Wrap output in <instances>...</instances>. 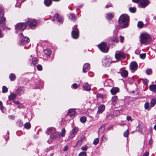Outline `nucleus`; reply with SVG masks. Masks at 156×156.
Segmentation results:
<instances>
[{
  "mask_svg": "<svg viewBox=\"0 0 156 156\" xmlns=\"http://www.w3.org/2000/svg\"><path fill=\"white\" fill-rule=\"evenodd\" d=\"M118 32L117 30H115L114 32V36L112 37L111 40L114 42L117 43L119 42L118 38L117 37Z\"/></svg>",
  "mask_w": 156,
  "mask_h": 156,
  "instance_id": "nucleus-14",
  "label": "nucleus"
},
{
  "mask_svg": "<svg viewBox=\"0 0 156 156\" xmlns=\"http://www.w3.org/2000/svg\"><path fill=\"white\" fill-rule=\"evenodd\" d=\"M68 16L69 19L72 20H73L76 19V17L74 14L72 13L68 15Z\"/></svg>",
  "mask_w": 156,
  "mask_h": 156,
  "instance_id": "nucleus-33",
  "label": "nucleus"
},
{
  "mask_svg": "<svg viewBox=\"0 0 156 156\" xmlns=\"http://www.w3.org/2000/svg\"><path fill=\"white\" fill-rule=\"evenodd\" d=\"M118 22L119 26L117 27V28L118 29L121 28H126L128 26V23L123 21L122 18H121V19H119Z\"/></svg>",
  "mask_w": 156,
  "mask_h": 156,
  "instance_id": "nucleus-4",
  "label": "nucleus"
},
{
  "mask_svg": "<svg viewBox=\"0 0 156 156\" xmlns=\"http://www.w3.org/2000/svg\"><path fill=\"white\" fill-rule=\"evenodd\" d=\"M149 3L148 0H141L138 4V6L141 8H144Z\"/></svg>",
  "mask_w": 156,
  "mask_h": 156,
  "instance_id": "nucleus-10",
  "label": "nucleus"
},
{
  "mask_svg": "<svg viewBox=\"0 0 156 156\" xmlns=\"http://www.w3.org/2000/svg\"><path fill=\"white\" fill-rule=\"evenodd\" d=\"M111 61L110 58L107 57H105L102 60V65L105 67H108L111 64Z\"/></svg>",
  "mask_w": 156,
  "mask_h": 156,
  "instance_id": "nucleus-7",
  "label": "nucleus"
},
{
  "mask_svg": "<svg viewBox=\"0 0 156 156\" xmlns=\"http://www.w3.org/2000/svg\"><path fill=\"white\" fill-rule=\"evenodd\" d=\"M23 107V105L22 104H20L19 103V104L18 105L17 107L19 108H22Z\"/></svg>",
  "mask_w": 156,
  "mask_h": 156,
  "instance_id": "nucleus-59",
  "label": "nucleus"
},
{
  "mask_svg": "<svg viewBox=\"0 0 156 156\" xmlns=\"http://www.w3.org/2000/svg\"><path fill=\"white\" fill-rule=\"evenodd\" d=\"M99 49L102 52H107L108 50V48L106 43L102 42L98 45Z\"/></svg>",
  "mask_w": 156,
  "mask_h": 156,
  "instance_id": "nucleus-6",
  "label": "nucleus"
},
{
  "mask_svg": "<svg viewBox=\"0 0 156 156\" xmlns=\"http://www.w3.org/2000/svg\"><path fill=\"white\" fill-rule=\"evenodd\" d=\"M105 108V106L104 105H101L98 107V113H102L104 110Z\"/></svg>",
  "mask_w": 156,
  "mask_h": 156,
  "instance_id": "nucleus-18",
  "label": "nucleus"
},
{
  "mask_svg": "<svg viewBox=\"0 0 156 156\" xmlns=\"http://www.w3.org/2000/svg\"><path fill=\"white\" fill-rule=\"evenodd\" d=\"M78 131V129L76 127H74L70 132V135L69 136V138H73L77 134Z\"/></svg>",
  "mask_w": 156,
  "mask_h": 156,
  "instance_id": "nucleus-11",
  "label": "nucleus"
},
{
  "mask_svg": "<svg viewBox=\"0 0 156 156\" xmlns=\"http://www.w3.org/2000/svg\"><path fill=\"white\" fill-rule=\"evenodd\" d=\"M152 143H153L152 140L151 138H151L150 139V140H149L148 143H149V145H151L152 144Z\"/></svg>",
  "mask_w": 156,
  "mask_h": 156,
  "instance_id": "nucleus-56",
  "label": "nucleus"
},
{
  "mask_svg": "<svg viewBox=\"0 0 156 156\" xmlns=\"http://www.w3.org/2000/svg\"><path fill=\"white\" fill-rule=\"evenodd\" d=\"M99 139L98 138L95 139L94 140L93 144L94 145H96L99 142Z\"/></svg>",
  "mask_w": 156,
  "mask_h": 156,
  "instance_id": "nucleus-45",
  "label": "nucleus"
},
{
  "mask_svg": "<svg viewBox=\"0 0 156 156\" xmlns=\"http://www.w3.org/2000/svg\"><path fill=\"white\" fill-rule=\"evenodd\" d=\"M68 149V145H65L63 149V151H67Z\"/></svg>",
  "mask_w": 156,
  "mask_h": 156,
  "instance_id": "nucleus-55",
  "label": "nucleus"
},
{
  "mask_svg": "<svg viewBox=\"0 0 156 156\" xmlns=\"http://www.w3.org/2000/svg\"><path fill=\"white\" fill-rule=\"evenodd\" d=\"M119 113V111L116 110L114 111L113 112V115L114 116H117Z\"/></svg>",
  "mask_w": 156,
  "mask_h": 156,
  "instance_id": "nucleus-40",
  "label": "nucleus"
},
{
  "mask_svg": "<svg viewBox=\"0 0 156 156\" xmlns=\"http://www.w3.org/2000/svg\"><path fill=\"white\" fill-rule=\"evenodd\" d=\"M56 20H57L58 22L60 23H62L63 21V19L62 17H59L58 15V14L55 15L54 18L52 19V20L54 21Z\"/></svg>",
  "mask_w": 156,
  "mask_h": 156,
  "instance_id": "nucleus-13",
  "label": "nucleus"
},
{
  "mask_svg": "<svg viewBox=\"0 0 156 156\" xmlns=\"http://www.w3.org/2000/svg\"><path fill=\"white\" fill-rule=\"evenodd\" d=\"M149 152L147 151H146L144 153L143 155V156H148Z\"/></svg>",
  "mask_w": 156,
  "mask_h": 156,
  "instance_id": "nucleus-60",
  "label": "nucleus"
},
{
  "mask_svg": "<svg viewBox=\"0 0 156 156\" xmlns=\"http://www.w3.org/2000/svg\"><path fill=\"white\" fill-rule=\"evenodd\" d=\"M126 57L124 53L120 51H116L115 53V58L118 60H121L124 59Z\"/></svg>",
  "mask_w": 156,
  "mask_h": 156,
  "instance_id": "nucleus-3",
  "label": "nucleus"
},
{
  "mask_svg": "<svg viewBox=\"0 0 156 156\" xmlns=\"http://www.w3.org/2000/svg\"><path fill=\"white\" fill-rule=\"evenodd\" d=\"M66 133V130L64 128H63L61 131V132L60 134L61 136L62 137H63L65 136Z\"/></svg>",
  "mask_w": 156,
  "mask_h": 156,
  "instance_id": "nucleus-38",
  "label": "nucleus"
},
{
  "mask_svg": "<svg viewBox=\"0 0 156 156\" xmlns=\"http://www.w3.org/2000/svg\"><path fill=\"white\" fill-rule=\"evenodd\" d=\"M146 73L147 75H150L152 74V71L151 69H147L146 71Z\"/></svg>",
  "mask_w": 156,
  "mask_h": 156,
  "instance_id": "nucleus-41",
  "label": "nucleus"
},
{
  "mask_svg": "<svg viewBox=\"0 0 156 156\" xmlns=\"http://www.w3.org/2000/svg\"><path fill=\"white\" fill-rule=\"evenodd\" d=\"M90 68V65L88 63L85 64L83 67V71L84 73H86L88 71Z\"/></svg>",
  "mask_w": 156,
  "mask_h": 156,
  "instance_id": "nucleus-16",
  "label": "nucleus"
},
{
  "mask_svg": "<svg viewBox=\"0 0 156 156\" xmlns=\"http://www.w3.org/2000/svg\"><path fill=\"white\" fill-rule=\"evenodd\" d=\"M72 36L74 39H77L79 37V31L76 26H74L73 27V30L72 32Z\"/></svg>",
  "mask_w": 156,
  "mask_h": 156,
  "instance_id": "nucleus-9",
  "label": "nucleus"
},
{
  "mask_svg": "<svg viewBox=\"0 0 156 156\" xmlns=\"http://www.w3.org/2000/svg\"><path fill=\"white\" fill-rule=\"evenodd\" d=\"M119 39L120 42L121 43H123L124 40V37L122 35H120L119 37Z\"/></svg>",
  "mask_w": 156,
  "mask_h": 156,
  "instance_id": "nucleus-49",
  "label": "nucleus"
},
{
  "mask_svg": "<svg viewBox=\"0 0 156 156\" xmlns=\"http://www.w3.org/2000/svg\"><path fill=\"white\" fill-rule=\"evenodd\" d=\"M112 6L111 4H108L106 5V8H108L109 7H112Z\"/></svg>",
  "mask_w": 156,
  "mask_h": 156,
  "instance_id": "nucleus-63",
  "label": "nucleus"
},
{
  "mask_svg": "<svg viewBox=\"0 0 156 156\" xmlns=\"http://www.w3.org/2000/svg\"><path fill=\"white\" fill-rule=\"evenodd\" d=\"M38 62V60L36 58H32V64L33 65H35L37 64Z\"/></svg>",
  "mask_w": 156,
  "mask_h": 156,
  "instance_id": "nucleus-37",
  "label": "nucleus"
},
{
  "mask_svg": "<svg viewBox=\"0 0 156 156\" xmlns=\"http://www.w3.org/2000/svg\"><path fill=\"white\" fill-rule=\"evenodd\" d=\"M149 88L150 90L152 91H156V85H150Z\"/></svg>",
  "mask_w": 156,
  "mask_h": 156,
  "instance_id": "nucleus-31",
  "label": "nucleus"
},
{
  "mask_svg": "<svg viewBox=\"0 0 156 156\" xmlns=\"http://www.w3.org/2000/svg\"><path fill=\"white\" fill-rule=\"evenodd\" d=\"M9 78L11 81H13L16 79V76L14 74L11 73L9 75Z\"/></svg>",
  "mask_w": 156,
  "mask_h": 156,
  "instance_id": "nucleus-35",
  "label": "nucleus"
},
{
  "mask_svg": "<svg viewBox=\"0 0 156 156\" xmlns=\"http://www.w3.org/2000/svg\"><path fill=\"white\" fill-rule=\"evenodd\" d=\"M97 98H103L104 97V95L101 94H98L97 95Z\"/></svg>",
  "mask_w": 156,
  "mask_h": 156,
  "instance_id": "nucleus-50",
  "label": "nucleus"
},
{
  "mask_svg": "<svg viewBox=\"0 0 156 156\" xmlns=\"http://www.w3.org/2000/svg\"><path fill=\"white\" fill-rule=\"evenodd\" d=\"M126 120L128 121H132L131 117L130 116H128L126 117Z\"/></svg>",
  "mask_w": 156,
  "mask_h": 156,
  "instance_id": "nucleus-58",
  "label": "nucleus"
},
{
  "mask_svg": "<svg viewBox=\"0 0 156 156\" xmlns=\"http://www.w3.org/2000/svg\"><path fill=\"white\" fill-rule=\"evenodd\" d=\"M75 110L73 109H70L69 110L68 113V115L70 116H73L76 114Z\"/></svg>",
  "mask_w": 156,
  "mask_h": 156,
  "instance_id": "nucleus-19",
  "label": "nucleus"
},
{
  "mask_svg": "<svg viewBox=\"0 0 156 156\" xmlns=\"http://www.w3.org/2000/svg\"><path fill=\"white\" fill-rule=\"evenodd\" d=\"M5 18L4 17L3 9L0 6V26L4 27L5 25Z\"/></svg>",
  "mask_w": 156,
  "mask_h": 156,
  "instance_id": "nucleus-2",
  "label": "nucleus"
},
{
  "mask_svg": "<svg viewBox=\"0 0 156 156\" xmlns=\"http://www.w3.org/2000/svg\"><path fill=\"white\" fill-rule=\"evenodd\" d=\"M9 133H7L6 134V136L5 137V140H6V138H9Z\"/></svg>",
  "mask_w": 156,
  "mask_h": 156,
  "instance_id": "nucleus-64",
  "label": "nucleus"
},
{
  "mask_svg": "<svg viewBox=\"0 0 156 156\" xmlns=\"http://www.w3.org/2000/svg\"><path fill=\"white\" fill-rule=\"evenodd\" d=\"M18 123H19V125L20 126H22L23 125V123L21 121L18 122Z\"/></svg>",
  "mask_w": 156,
  "mask_h": 156,
  "instance_id": "nucleus-62",
  "label": "nucleus"
},
{
  "mask_svg": "<svg viewBox=\"0 0 156 156\" xmlns=\"http://www.w3.org/2000/svg\"><path fill=\"white\" fill-rule=\"evenodd\" d=\"M55 130V129L54 128H49L46 131V133L48 135H50L51 133H53Z\"/></svg>",
  "mask_w": 156,
  "mask_h": 156,
  "instance_id": "nucleus-26",
  "label": "nucleus"
},
{
  "mask_svg": "<svg viewBox=\"0 0 156 156\" xmlns=\"http://www.w3.org/2000/svg\"><path fill=\"white\" fill-rule=\"evenodd\" d=\"M4 108L2 105V101H0V109H1L2 112H3V109Z\"/></svg>",
  "mask_w": 156,
  "mask_h": 156,
  "instance_id": "nucleus-54",
  "label": "nucleus"
},
{
  "mask_svg": "<svg viewBox=\"0 0 156 156\" xmlns=\"http://www.w3.org/2000/svg\"><path fill=\"white\" fill-rule=\"evenodd\" d=\"M148 82V81L147 79H143V83L144 85H147Z\"/></svg>",
  "mask_w": 156,
  "mask_h": 156,
  "instance_id": "nucleus-53",
  "label": "nucleus"
},
{
  "mask_svg": "<svg viewBox=\"0 0 156 156\" xmlns=\"http://www.w3.org/2000/svg\"><path fill=\"white\" fill-rule=\"evenodd\" d=\"M110 91L112 94H115L119 91V89L118 87H113Z\"/></svg>",
  "mask_w": 156,
  "mask_h": 156,
  "instance_id": "nucleus-20",
  "label": "nucleus"
},
{
  "mask_svg": "<svg viewBox=\"0 0 156 156\" xmlns=\"http://www.w3.org/2000/svg\"><path fill=\"white\" fill-rule=\"evenodd\" d=\"M27 26L26 23H20L16 24L15 29L16 31H23Z\"/></svg>",
  "mask_w": 156,
  "mask_h": 156,
  "instance_id": "nucleus-5",
  "label": "nucleus"
},
{
  "mask_svg": "<svg viewBox=\"0 0 156 156\" xmlns=\"http://www.w3.org/2000/svg\"><path fill=\"white\" fill-rule=\"evenodd\" d=\"M24 88L23 87H19L16 90V93L19 95L23 94L24 92Z\"/></svg>",
  "mask_w": 156,
  "mask_h": 156,
  "instance_id": "nucleus-17",
  "label": "nucleus"
},
{
  "mask_svg": "<svg viewBox=\"0 0 156 156\" xmlns=\"http://www.w3.org/2000/svg\"><path fill=\"white\" fill-rule=\"evenodd\" d=\"M151 40V38L149 34L147 33H144L140 35V41L141 44H147Z\"/></svg>",
  "mask_w": 156,
  "mask_h": 156,
  "instance_id": "nucleus-1",
  "label": "nucleus"
},
{
  "mask_svg": "<svg viewBox=\"0 0 156 156\" xmlns=\"http://www.w3.org/2000/svg\"><path fill=\"white\" fill-rule=\"evenodd\" d=\"M83 87L86 91H89L90 90V87L87 83H85Z\"/></svg>",
  "mask_w": 156,
  "mask_h": 156,
  "instance_id": "nucleus-22",
  "label": "nucleus"
},
{
  "mask_svg": "<svg viewBox=\"0 0 156 156\" xmlns=\"http://www.w3.org/2000/svg\"><path fill=\"white\" fill-rule=\"evenodd\" d=\"M149 103L148 102H146L144 104V108L145 109H148L149 110L150 109H149Z\"/></svg>",
  "mask_w": 156,
  "mask_h": 156,
  "instance_id": "nucleus-46",
  "label": "nucleus"
},
{
  "mask_svg": "<svg viewBox=\"0 0 156 156\" xmlns=\"http://www.w3.org/2000/svg\"><path fill=\"white\" fill-rule=\"evenodd\" d=\"M114 16V14L111 13L107 14L106 15V17L108 20H110Z\"/></svg>",
  "mask_w": 156,
  "mask_h": 156,
  "instance_id": "nucleus-32",
  "label": "nucleus"
},
{
  "mask_svg": "<svg viewBox=\"0 0 156 156\" xmlns=\"http://www.w3.org/2000/svg\"><path fill=\"white\" fill-rule=\"evenodd\" d=\"M80 121L82 123H84L86 121V117L85 116L81 117L80 119Z\"/></svg>",
  "mask_w": 156,
  "mask_h": 156,
  "instance_id": "nucleus-39",
  "label": "nucleus"
},
{
  "mask_svg": "<svg viewBox=\"0 0 156 156\" xmlns=\"http://www.w3.org/2000/svg\"><path fill=\"white\" fill-rule=\"evenodd\" d=\"M156 104V98H154L151 100L150 106L152 107H154Z\"/></svg>",
  "mask_w": 156,
  "mask_h": 156,
  "instance_id": "nucleus-25",
  "label": "nucleus"
},
{
  "mask_svg": "<svg viewBox=\"0 0 156 156\" xmlns=\"http://www.w3.org/2000/svg\"><path fill=\"white\" fill-rule=\"evenodd\" d=\"M37 69L38 70L41 71L42 69V66L41 65H38L37 66Z\"/></svg>",
  "mask_w": 156,
  "mask_h": 156,
  "instance_id": "nucleus-48",
  "label": "nucleus"
},
{
  "mask_svg": "<svg viewBox=\"0 0 156 156\" xmlns=\"http://www.w3.org/2000/svg\"><path fill=\"white\" fill-rule=\"evenodd\" d=\"M87 149V146H84L81 147V149L83 151H86Z\"/></svg>",
  "mask_w": 156,
  "mask_h": 156,
  "instance_id": "nucleus-57",
  "label": "nucleus"
},
{
  "mask_svg": "<svg viewBox=\"0 0 156 156\" xmlns=\"http://www.w3.org/2000/svg\"><path fill=\"white\" fill-rule=\"evenodd\" d=\"M129 135V128L124 133V136L125 137H127Z\"/></svg>",
  "mask_w": 156,
  "mask_h": 156,
  "instance_id": "nucleus-43",
  "label": "nucleus"
},
{
  "mask_svg": "<svg viewBox=\"0 0 156 156\" xmlns=\"http://www.w3.org/2000/svg\"><path fill=\"white\" fill-rule=\"evenodd\" d=\"M31 126L29 122H27L26 123L25 125H24V127L27 129H29Z\"/></svg>",
  "mask_w": 156,
  "mask_h": 156,
  "instance_id": "nucleus-36",
  "label": "nucleus"
},
{
  "mask_svg": "<svg viewBox=\"0 0 156 156\" xmlns=\"http://www.w3.org/2000/svg\"><path fill=\"white\" fill-rule=\"evenodd\" d=\"M86 153L85 152H81L79 154V156H86Z\"/></svg>",
  "mask_w": 156,
  "mask_h": 156,
  "instance_id": "nucleus-51",
  "label": "nucleus"
},
{
  "mask_svg": "<svg viewBox=\"0 0 156 156\" xmlns=\"http://www.w3.org/2000/svg\"><path fill=\"white\" fill-rule=\"evenodd\" d=\"M144 26V24L142 21H139L137 23V27L139 28H142Z\"/></svg>",
  "mask_w": 156,
  "mask_h": 156,
  "instance_id": "nucleus-34",
  "label": "nucleus"
},
{
  "mask_svg": "<svg viewBox=\"0 0 156 156\" xmlns=\"http://www.w3.org/2000/svg\"><path fill=\"white\" fill-rule=\"evenodd\" d=\"M137 64L135 62H131L130 65V68L132 71H134L136 70L137 69Z\"/></svg>",
  "mask_w": 156,
  "mask_h": 156,
  "instance_id": "nucleus-12",
  "label": "nucleus"
},
{
  "mask_svg": "<svg viewBox=\"0 0 156 156\" xmlns=\"http://www.w3.org/2000/svg\"><path fill=\"white\" fill-rule=\"evenodd\" d=\"M58 135V133L57 132H54L51 135V137L52 139H55L57 138Z\"/></svg>",
  "mask_w": 156,
  "mask_h": 156,
  "instance_id": "nucleus-30",
  "label": "nucleus"
},
{
  "mask_svg": "<svg viewBox=\"0 0 156 156\" xmlns=\"http://www.w3.org/2000/svg\"><path fill=\"white\" fill-rule=\"evenodd\" d=\"M78 87V85L76 83H74L72 86V87L74 89H76Z\"/></svg>",
  "mask_w": 156,
  "mask_h": 156,
  "instance_id": "nucleus-52",
  "label": "nucleus"
},
{
  "mask_svg": "<svg viewBox=\"0 0 156 156\" xmlns=\"http://www.w3.org/2000/svg\"><path fill=\"white\" fill-rule=\"evenodd\" d=\"M52 3V0H44V5L47 6H50Z\"/></svg>",
  "mask_w": 156,
  "mask_h": 156,
  "instance_id": "nucleus-24",
  "label": "nucleus"
},
{
  "mask_svg": "<svg viewBox=\"0 0 156 156\" xmlns=\"http://www.w3.org/2000/svg\"><path fill=\"white\" fill-rule=\"evenodd\" d=\"M16 97V94H11L9 96V99L10 100H13Z\"/></svg>",
  "mask_w": 156,
  "mask_h": 156,
  "instance_id": "nucleus-29",
  "label": "nucleus"
},
{
  "mask_svg": "<svg viewBox=\"0 0 156 156\" xmlns=\"http://www.w3.org/2000/svg\"><path fill=\"white\" fill-rule=\"evenodd\" d=\"M120 73L122 77H126L128 76V72L126 70H124L122 71Z\"/></svg>",
  "mask_w": 156,
  "mask_h": 156,
  "instance_id": "nucleus-27",
  "label": "nucleus"
},
{
  "mask_svg": "<svg viewBox=\"0 0 156 156\" xmlns=\"http://www.w3.org/2000/svg\"><path fill=\"white\" fill-rule=\"evenodd\" d=\"M13 102L16 105H18L19 104L20 102L19 101H16V100H15V101H13Z\"/></svg>",
  "mask_w": 156,
  "mask_h": 156,
  "instance_id": "nucleus-61",
  "label": "nucleus"
},
{
  "mask_svg": "<svg viewBox=\"0 0 156 156\" xmlns=\"http://www.w3.org/2000/svg\"><path fill=\"white\" fill-rule=\"evenodd\" d=\"M118 97L117 96H115L113 97L112 99V104L113 105H115L117 103V100Z\"/></svg>",
  "mask_w": 156,
  "mask_h": 156,
  "instance_id": "nucleus-21",
  "label": "nucleus"
},
{
  "mask_svg": "<svg viewBox=\"0 0 156 156\" xmlns=\"http://www.w3.org/2000/svg\"><path fill=\"white\" fill-rule=\"evenodd\" d=\"M121 18H123V21L124 22H126L129 23V18L128 15L126 14H123L119 18V19H121Z\"/></svg>",
  "mask_w": 156,
  "mask_h": 156,
  "instance_id": "nucleus-15",
  "label": "nucleus"
},
{
  "mask_svg": "<svg viewBox=\"0 0 156 156\" xmlns=\"http://www.w3.org/2000/svg\"><path fill=\"white\" fill-rule=\"evenodd\" d=\"M51 51L49 49H45L44 50V54L47 56H49L51 53Z\"/></svg>",
  "mask_w": 156,
  "mask_h": 156,
  "instance_id": "nucleus-23",
  "label": "nucleus"
},
{
  "mask_svg": "<svg viewBox=\"0 0 156 156\" xmlns=\"http://www.w3.org/2000/svg\"><path fill=\"white\" fill-rule=\"evenodd\" d=\"M8 88L5 86H3L2 88V92L5 93L8 91Z\"/></svg>",
  "mask_w": 156,
  "mask_h": 156,
  "instance_id": "nucleus-42",
  "label": "nucleus"
},
{
  "mask_svg": "<svg viewBox=\"0 0 156 156\" xmlns=\"http://www.w3.org/2000/svg\"><path fill=\"white\" fill-rule=\"evenodd\" d=\"M129 11L132 12H135L136 10V8L135 7L130 8L129 9Z\"/></svg>",
  "mask_w": 156,
  "mask_h": 156,
  "instance_id": "nucleus-44",
  "label": "nucleus"
},
{
  "mask_svg": "<svg viewBox=\"0 0 156 156\" xmlns=\"http://www.w3.org/2000/svg\"><path fill=\"white\" fill-rule=\"evenodd\" d=\"M30 39L27 37H24L22 39L21 42L23 44L27 43L29 42Z\"/></svg>",
  "mask_w": 156,
  "mask_h": 156,
  "instance_id": "nucleus-28",
  "label": "nucleus"
},
{
  "mask_svg": "<svg viewBox=\"0 0 156 156\" xmlns=\"http://www.w3.org/2000/svg\"><path fill=\"white\" fill-rule=\"evenodd\" d=\"M146 55L145 53L142 54L140 55V58L142 59H144L146 57Z\"/></svg>",
  "mask_w": 156,
  "mask_h": 156,
  "instance_id": "nucleus-47",
  "label": "nucleus"
},
{
  "mask_svg": "<svg viewBox=\"0 0 156 156\" xmlns=\"http://www.w3.org/2000/svg\"><path fill=\"white\" fill-rule=\"evenodd\" d=\"M26 25H29V27L32 28H34L37 23L36 21L35 20L30 18L28 19L27 22H26Z\"/></svg>",
  "mask_w": 156,
  "mask_h": 156,
  "instance_id": "nucleus-8",
  "label": "nucleus"
}]
</instances>
